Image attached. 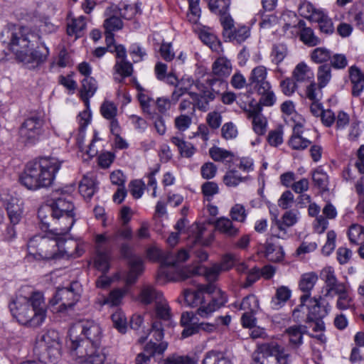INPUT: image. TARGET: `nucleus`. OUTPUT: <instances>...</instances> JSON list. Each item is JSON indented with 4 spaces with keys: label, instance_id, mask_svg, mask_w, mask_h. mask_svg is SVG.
Returning a JSON list of instances; mask_svg holds the SVG:
<instances>
[{
    "label": "nucleus",
    "instance_id": "obj_16",
    "mask_svg": "<svg viewBox=\"0 0 364 364\" xmlns=\"http://www.w3.org/2000/svg\"><path fill=\"white\" fill-rule=\"evenodd\" d=\"M71 354L77 358V364H103L106 355L101 349H70Z\"/></svg>",
    "mask_w": 364,
    "mask_h": 364
},
{
    "label": "nucleus",
    "instance_id": "obj_10",
    "mask_svg": "<svg viewBox=\"0 0 364 364\" xmlns=\"http://www.w3.org/2000/svg\"><path fill=\"white\" fill-rule=\"evenodd\" d=\"M45 120L40 114H33L27 117L19 128V136L26 145L37 143L44 132Z\"/></svg>",
    "mask_w": 364,
    "mask_h": 364
},
{
    "label": "nucleus",
    "instance_id": "obj_44",
    "mask_svg": "<svg viewBox=\"0 0 364 364\" xmlns=\"http://www.w3.org/2000/svg\"><path fill=\"white\" fill-rule=\"evenodd\" d=\"M331 79V66L329 64L320 65L317 71V84L325 87Z\"/></svg>",
    "mask_w": 364,
    "mask_h": 364
},
{
    "label": "nucleus",
    "instance_id": "obj_21",
    "mask_svg": "<svg viewBox=\"0 0 364 364\" xmlns=\"http://www.w3.org/2000/svg\"><path fill=\"white\" fill-rule=\"evenodd\" d=\"M228 301V296L221 289H218L215 295L206 303L197 309L196 314L201 317H207L213 311L223 306Z\"/></svg>",
    "mask_w": 364,
    "mask_h": 364
},
{
    "label": "nucleus",
    "instance_id": "obj_3",
    "mask_svg": "<svg viewBox=\"0 0 364 364\" xmlns=\"http://www.w3.org/2000/svg\"><path fill=\"white\" fill-rule=\"evenodd\" d=\"M63 161L54 157H41L27 164L20 178L28 190H38L52 186Z\"/></svg>",
    "mask_w": 364,
    "mask_h": 364
},
{
    "label": "nucleus",
    "instance_id": "obj_34",
    "mask_svg": "<svg viewBox=\"0 0 364 364\" xmlns=\"http://www.w3.org/2000/svg\"><path fill=\"white\" fill-rule=\"evenodd\" d=\"M97 190L94 178L84 176L79 184V192L85 198H91Z\"/></svg>",
    "mask_w": 364,
    "mask_h": 364
},
{
    "label": "nucleus",
    "instance_id": "obj_5",
    "mask_svg": "<svg viewBox=\"0 0 364 364\" xmlns=\"http://www.w3.org/2000/svg\"><path fill=\"white\" fill-rule=\"evenodd\" d=\"M194 85L198 92H188V94L193 101L192 113L196 109L207 112L210 108V102H213L222 91L227 88V84L220 80L207 77L205 82L196 80Z\"/></svg>",
    "mask_w": 364,
    "mask_h": 364
},
{
    "label": "nucleus",
    "instance_id": "obj_37",
    "mask_svg": "<svg viewBox=\"0 0 364 364\" xmlns=\"http://www.w3.org/2000/svg\"><path fill=\"white\" fill-rule=\"evenodd\" d=\"M171 141L178 147L182 156L189 158L192 156L196 151V148L191 143L185 141L178 136H172Z\"/></svg>",
    "mask_w": 364,
    "mask_h": 364
},
{
    "label": "nucleus",
    "instance_id": "obj_27",
    "mask_svg": "<svg viewBox=\"0 0 364 364\" xmlns=\"http://www.w3.org/2000/svg\"><path fill=\"white\" fill-rule=\"evenodd\" d=\"M97 89V82L93 77H87L82 80L80 96L86 105H89L90 98L95 95Z\"/></svg>",
    "mask_w": 364,
    "mask_h": 364
},
{
    "label": "nucleus",
    "instance_id": "obj_29",
    "mask_svg": "<svg viewBox=\"0 0 364 364\" xmlns=\"http://www.w3.org/2000/svg\"><path fill=\"white\" fill-rule=\"evenodd\" d=\"M183 299L186 304L191 307L200 308L203 305H206L204 295H202L198 289L197 290H191L189 289L183 291Z\"/></svg>",
    "mask_w": 364,
    "mask_h": 364
},
{
    "label": "nucleus",
    "instance_id": "obj_30",
    "mask_svg": "<svg viewBox=\"0 0 364 364\" xmlns=\"http://www.w3.org/2000/svg\"><path fill=\"white\" fill-rule=\"evenodd\" d=\"M263 247L264 257L269 261L279 262L283 260L284 252L282 247L266 242Z\"/></svg>",
    "mask_w": 364,
    "mask_h": 364
},
{
    "label": "nucleus",
    "instance_id": "obj_39",
    "mask_svg": "<svg viewBox=\"0 0 364 364\" xmlns=\"http://www.w3.org/2000/svg\"><path fill=\"white\" fill-rule=\"evenodd\" d=\"M209 154L213 160L219 162H230L234 157L232 152L216 146L209 149Z\"/></svg>",
    "mask_w": 364,
    "mask_h": 364
},
{
    "label": "nucleus",
    "instance_id": "obj_50",
    "mask_svg": "<svg viewBox=\"0 0 364 364\" xmlns=\"http://www.w3.org/2000/svg\"><path fill=\"white\" fill-rule=\"evenodd\" d=\"M155 311L161 319L168 321L171 318V309L164 296L155 303Z\"/></svg>",
    "mask_w": 364,
    "mask_h": 364
},
{
    "label": "nucleus",
    "instance_id": "obj_19",
    "mask_svg": "<svg viewBox=\"0 0 364 364\" xmlns=\"http://www.w3.org/2000/svg\"><path fill=\"white\" fill-rule=\"evenodd\" d=\"M211 73L207 75V77L220 80L227 83L225 79L231 74L232 66L230 60L225 57L218 58L212 64Z\"/></svg>",
    "mask_w": 364,
    "mask_h": 364
},
{
    "label": "nucleus",
    "instance_id": "obj_64",
    "mask_svg": "<svg viewBox=\"0 0 364 364\" xmlns=\"http://www.w3.org/2000/svg\"><path fill=\"white\" fill-rule=\"evenodd\" d=\"M283 129L282 127L269 132L267 140L272 146L277 147L283 143Z\"/></svg>",
    "mask_w": 364,
    "mask_h": 364
},
{
    "label": "nucleus",
    "instance_id": "obj_36",
    "mask_svg": "<svg viewBox=\"0 0 364 364\" xmlns=\"http://www.w3.org/2000/svg\"><path fill=\"white\" fill-rule=\"evenodd\" d=\"M85 18L82 16L73 18L70 22L67 24V33L70 36H75L79 38L81 32L85 28Z\"/></svg>",
    "mask_w": 364,
    "mask_h": 364
},
{
    "label": "nucleus",
    "instance_id": "obj_51",
    "mask_svg": "<svg viewBox=\"0 0 364 364\" xmlns=\"http://www.w3.org/2000/svg\"><path fill=\"white\" fill-rule=\"evenodd\" d=\"M6 210L11 224H18L22 218L23 210L21 207L17 203H9Z\"/></svg>",
    "mask_w": 364,
    "mask_h": 364
},
{
    "label": "nucleus",
    "instance_id": "obj_4",
    "mask_svg": "<svg viewBox=\"0 0 364 364\" xmlns=\"http://www.w3.org/2000/svg\"><path fill=\"white\" fill-rule=\"evenodd\" d=\"M70 349H101L102 328L94 321H81L73 324L69 330Z\"/></svg>",
    "mask_w": 364,
    "mask_h": 364
},
{
    "label": "nucleus",
    "instance_id": "obj_14",
    "mask_svg": "<svg viewBox=\"0 0 364 364\" xmlns=\"http://www.w3.org/2000/svg\"><path fill=\"white\" fill-rule=\"evenodd\" d=\"M223 36L225 41H235L241 43L250 36V29L246 26H234V21L231 16H226L222 19Z\"/></svg>",
    "mask_w": 364,
    "mask_h": 364
},
{
    "label": "nucleus",
    "instance_id": "obj_54",
    "mask_svg": "<svg viewBox=\"0 0 364 364\" xmlns=\"http://www.w3.org/2000/svg\"><path fill=\"white\" fill-rule=\"evenodd\" d=\"M336 301V307L340 310L355 309V305L353 298L350 296L348 290H346L344 293L338 294Z\"/></svg>",
    "mask_w": 364,
    "mask_h": 364
},
{
    "label": "nucleus",
    "instance_id": "obj_59",
    "mask_svg": "<svg viewBox=\"0 0 364 364\" xmlns=\"http://www.w3.org/2000/svg\"><path fill=\"white\" fill-rule=\"evenodd\" d=\"M252 128L257 135H264L267 132V120L262 114L252 119Z\"/></svg>",
    "mask_w": 364,
    "mask_h": 364
},
{
    "label": "nucleus",
    "instance_id": "obj_62",
    "mask_svg": "<svg viewBox=\"0 0 364 364\" xmlns=\"http://www.w3.org/2000/svg\"><path fill=\"white\" fill-rule=\"evenodd\" d=\"M124 292L120 289L112 291L108 296L105 297L102 301V305H109L111 306H118L123 298Z\"/></svg>",
    "mask_w": 364,
    "mask_h": 364
},
{
    "label": "nucleus",
    "instance_id": "obj_9",
    "mask_svg": "<svg viewBox=\"0 0 364 364\" xmlns=\"http://www.w3.org/2000/svg\"><path fill=\"white\" fill-rule=\"evenodd\" d=\"M74 209L73 203L66 197L53 196V198L48 200V203L41 206L38 211V217L42 224V228H48L50 226L48 214L57 217L59 214L75 213Z\"/></svg>",
    "mask_w": 364,
    "mask_h": 364
},
{
    "label": "nucleus",
    "instance_id": "obj_1",
    "mask_svg": "<svg viewBox=\"0 0 364 364\" xmlns=\"http://www.w3.org/2000/svg\"><path fill=\"white\" fill-rule=\"evenodd\" d=\"M9 38V47L16 58L26 64L39 65L45 63L49 55V50L44 43L34 48L39 38L30 28L25 26L11 25L5 28L1 36Z\"/></svg>",
    "mask_w": 364,
    "mask_h": 364
},
{
    "label": "nucleus",
    "instance_id": "obj_58",
    "mask_svg": "<svg viewBox=\"0 0 364 364\" xmlns=\"http://www.w3.org/2000/svg\"><path fill=\"white\" fill-rule=\"evenodd\" d=\"M288 53L287 47L284 43H277L272 47V61L278 65L285 58Z\"/></svg>",
    "mask_w": 364,
    "mask_h": 364
},
{
    "label": "nucleus",
    "instance_id": "obj_18",
    "mask_svg": "<svg viewBox=\"0 0 364 364\" xmlns=\"http://www.w3.org/2000/svg\"><path fill=\"white\" fill-rule=\"evenodd\" d=\"M322 275L326 287V296L331 294L338 295L344 293L348 289L347 285L338 280L333 269L331 267L325 268L322 271Z\"/></svg>",
    "mask_w": 364,
    "mask_h": 364
},
{
    "label": "nucleus",
    "instance_id": "obj_38",
    "mask_svg": "<svg viewBox=\"0 0 364 364\" xmlns=\"http://www.w3.org/2000/svg\"><path fill=\"white\" fill-rule=\"evenodd\" d=\"M290 296L291 290L287 287L282 286L277 288L271 303L274 309H278L289 299Z\"/></svg>",
    "mask_w": 364,
    "mask_h": 364
},
{
    "label": "nucleus",
    "instance_id": "obj_32",
    "mask_svg": "<svg viewBox=\"0 0 364 364\" xmlns=\"http://www.w3.org/2000/svg\"><path fill=\"white\" fill-rule=\"evenodd\" d=\"M189 258V253L185 249H181L177 252H166L164 257V265L176 267L186 262Z\"/></svg>",
    "mask_w": 364,
    "mask_h": 364
},
{
    "label": "nucleus",
    "instance_id": "obj_15",
    "mask_svg": "<svg viewBox=\"0 0 364 364\" xmlns=\"http://www.w3.org/2000/svg\"><path fill=\"white\" fill-rule=\"evenodd\" d=\"M119 251L123 257L129 259V270L127 274L126 281L127 284H132L143 272L142 259L139 257L132 256L131 247L127 242L120 245Z\"/></svg>",
    "mask_w": 364,
    "mask_h": 364
},
{
    "label": "nucleus",
    "instance_id": "obj_35",
    "mask_svg": "<svg viewBox=\"0 0 364 364\" xmlns=\"http://www.w3.org/2000/svg\"><path fill=\"white\" fill-rule=\"evenodd\" d=\"M200 40L210 48L218 53L223 52L221 42L218 39L217 36L207 31L203 30L199 34Z\"/></svg>",
    "mask_w": 364,
    "mask_h": 364
},
{
    "label": "nucleus",
    "instance_id": "obj_8",
    "mask_svg": "<svg viewBox=\"0 0 364 364\" xmlns=\"http://www.w3.org/2000/svg\"><path fill=\"white\" fill-rule=\"evenodd\" d=\"M267 76V68L262 65L257 66L251 71L247 86L261 95L260 102L264 106L270 107L275 103L276 96Z\"/></svg>",
    "mask_w": 364,
    "mask_h": 364
},
{
    "label": "nucleus",
    "instance_id": "obj_60",
    "mask_svg": "<svg viewBox=\"0 0 364 364\" xmlns=\"http://www.w3.org/2000/svg\"><path fill=\"white\" fill-rule=\"evenodd\" d=\"M100 112L104 118L109 120L116 117L117 107L114 102L105 100L100 107Z\"/></svg>",
    "mask_w": 364,
    "mask_h": 364
},
{
    "label": "nucleus",
    "instance_id": "obj_48",
    "mask_svg": "<svg viewBox=\"0 0 364 364\" xmlns=\"http://www.w3.org/2000/svg\"><path fill=\"white\" fill-rule=\"evenodd\" d=\"M113 70L116 74L124 77H130L134 73L133 64L128 60H116Z\"/></svg>",
    "mask_w": 364,
    "mask_h": 364
},
{
    "label": "nucleus",
    "instance_id": "obj_28",
    "mask_svg": "<svg viewBox=\"0 0 364 364\" xmlns=\"http://www.w3.org/2000/svg\"><path fill=\"white\" fill-rule=\"evenodd\" d=\"M296 26L300 29L299 38L305 45L315 46L320 43L319 38L314 35V31L309 27H306L304 21L300 20Z\"/></svg>",
    "mask_w": 364,
    "mask_h": 364
},
{
    "label": "nucleus",
    "instance_id": "obj_63",
    "mask_svg": "<svg viewBox=\"0 0 364 364\" xmlns=\"http://www.w3.org/2000/svg\"><path fill=\"white\" fill-rule=\"evenodd\" d=\"M189 1V11L187 14L188 21L193 23H196L200 16L201 11L199 7L200 0H188Z\"/></svg>",
    "mask_w": 364,
    "mask_h": 364
},
{
    "label": "nucleus",
    "instance_id": "obj_20",
    "mask_svg": "<svg viewBox=\"0 0 364 364\" xmlns=\"http://www.w3.org/2000/svg\"><path fill=\"white\" fill-rule=\"evenodd\" d=\"M312 141L304 136V127L301 123H296L292 129V134L287 144L293 150L303 151L311 146Z\"/></svg>",
    "mask_w": 364,
    "mask_h": 364
},
{
    "label": "nucleus",
    "instance_id": "obj_26",
    "mask_svg": "<svg viewBox=\"0 0 364 364\" xmlns=\"http://www.w3.org/2000/svg\"><path fill=\"white\" fill-rule=\"evenodd\" d=\"M211 13L220 17V23L222 19L226 16H230L228 14L231 0H204Z\"/></svg>",
    "mask_w": 364,
    "mask_h": 364
},
{
    "label": "nucleus",
    "instance_id": "obj_13",
    "mask_svg": "<svg viewBox=\"0 0 364 364\" xmlns=\"http://www.w3.org/2000/svg\"><path fill=\"white\" fill-rule=\"evenodd\" d=\"M48 220L50 222V226L45 229L54 236V240H60L62 236L70 232L75 222V213L59 214L57 217L48 214Z\"/></svg>",
    "mask_w": 364,
    "mask_h": 364
},
{
    "label": "nucleus",
    "instance_id": "obj_12",
    "mask_svg": "<svg viewBox=\"0 0 364 364\" xmlns=\"http://www.w3.org/2000/svg\"><path fill=\"white\" fill-rule=\"evenodd\" d=\"M221 272L222 271L215 264L211 267L204 268L203 269L198 267H183L178 269L173 276H169V274L167 273V277L170 280L179 282L184 281L189 278L196 277L203 274L208 282H215Z\"/></svg>",
    "mask_w": 364,
    "mask_h": 364
},
{
    "label": "nucleus",
    "instance_id": "obj_17",
    "mask_svg": "<svg viewBox=\"0 0 364 364\" xmlns=\"http://www.w3.org/2000/svg\"><path fill=\"white\" fill-rule=\"evenodd\" d=\"M168 347V343L162 341L159 343L153 342L151 340L146 343L144 348V352L137 355L135 362L136 364H149L151 358L156 355H162Z\"/></svg>",
    "mask_w": 364,
    "mask_h": 364
},
{
    "label": "nucleus",
    "instance_id": "obj_46",
    "mask_svg": "<svg viewBox=\"0 0 364 364\" xmlns=\"http://www.w3.org/2000/svg\"><path fill=\"white\" fill-rule=\"evenodd\" d=\"M309 74L311 73L309 66L305 63L301 62L294 69L292 78L296 82H304L311 78Z\"/></svg>",
    "mask_w": 364,
    "mask_h": 364
},
{
    "label": "nucleus",
    "instance_id": "obj_47",
    "mask_svg": "<svg viewBox=\"0 0 364 364\" xmlns=\"http://www.w3.org/2000/svg\"><path fill=\"white\" fill-rule=\"evenodd\" d=\"M320 85L315 82H311L306 87L304 94L306 99L312 101H321L323 97L322 89Z\"/></svg>",
    "mask_w": 364,
    "mask_h": 364
},
{
    "label": "nucleus",
    "instance_id": "obj_49",
    "mask_svg": "<svg viewBox=\"0 0 364 364\" xmlns=\"http://www.w3.org/2000/svg\"><path fill=\"white\" fill-rule=\"evenodd\" d=\"M216 329V326L214 324L209 323H197L195 327H191L187 329H183L181 336L183 338L189 337L193 334L198 333L200 331L205 332H213Z\"/></svg>",
    "mask_w": 364,
    "mask_h": 364
},
{
    "label": "nucleus",
    "instance_id": "obj_61",
    "mask_svg": "<svg viewBox=\"0 0 364 364\" xmlns=\"http://www.w3.org/2000/svg\"><path fill=\"white\" fill-rule=\"evenodd\" d=\"M230 215L232 220L244 223L246 220L247 213L244 205L241 204H235L231 208Z\"/></svg>",
    "mask_w": 364,
    "mask_h": 364
},
{
    "label": "nucleus",
    "instance_id": "obj_25",
    "mask_svg": "<svg viewBox=\"0 0 364 364\" xmlns=\"http://www.w3.org/2000/svg\"><path fill=\"white\" fill-rule=\"evenodd\" d=\"M321 296L318 298L314 297L309 299L311 304L308 307L309 314L307 315L306 321L320 320L327 315L328 311L326 308L321 305Z\"/></svg>",
    "mask_w": 364,
    "mask_h": 364
},
{
    "label": "nucleus",
    "instance_id": "obj_45",
    "mask_svg": "<svg viewBox=\"0 0 364 364\" xmlns=\"http://www.w3.org/2000/svg\"><path fill=\"white\" fill-rule=\"evenodd\" d=\"M203 364H232L224 355L218 351H209L203 360Z\"/></svg>",
    "mask_w": 364,
    "mask_h": 364
},
{
    "label": "nucleus",
    "instance_id": "obj_56",
    "mask_svg": "<svg viewBox=\"0 0 364 364\" xmlns=\"http://www.w3.org/2000/svg\"><path fill=\"white\" fill-rule=\"evenodd\" d=\"M123 26L122 21L118 16L107 17L103 23L105 31L112 33L121 30Z\"/></svg>",
    "mask_w": 364,
    "mask_h": 364
},
{
    "label": "nucleus",
    "instance_id": "obj_52",
    "mask_svg": "<svg viewBox=\"0 0 364 364\" xmlns=\"http://www.w3.org/2000/svg\"><path fill=\"white\" fill-rule=\"evenodd\" d=\"M313 181L321 191L328 190V175L321 168L314 171L312 176Z\"/></svg>",
    "mask_w": 364,
    "mask_h": 364
},
{
    "label": "nucleus",
    "instance_id": "obj_23",
    "mask_svg": "<svg viewBox=\"0 0 364 364\" xmlns=\"http://www.w3.org/2000/svg\"><path fill=\"white\" fill-rule=\"evenodd\" d=\"M289 338V344L294 350H297L303 344V335L308 333L304 325H293L285 331Z\"/></svg>",
    "mask_w": 364,
    "mask_h": 364
},
{
    "label": "nucleus",
    "instance_id": "obj_7",
    "mask_svg": "<svg viewBox=\"0 0 364 364\" xmlns=\"http://www.w3.org/2000/svg\"><path fill=\"white\" fill-rule=\"evenodd\" d=\"M58 241L49 240L46 237L36 235L28 242V252L34 259L41 260L58 259L69 254L67 250H59Z\"/></svg>",
    "mask_w": 364,
    "mask_h": 364
},
{
    "label": "nucleus",
    "instance_id": "obj_55",
    "mask_svg": "<svg viewBox=\"0 0 364 364\" xmlns=\"http://www.w3.org/2000/svg\"><path fill=\"white\" fill-rule=\"evenodd\" d=\"M262 106L264 105L261 103L260 100L259 102L255 100H251L249 103L245 106L243 110L245 112L247 117L252 119L255 116L262 114Z\"/></svg>",
    "mask_w": 364,
    "mask_h": 364
},
{
    "label": "nucleus",
    "instance_id": "obj_11",
    "mask_svg": "<svg viewBox=\"0 0 364 364\" xmlns=\"http://www.w3.org/2000/svg\"><path fill=\"white\" fill-rule=\"evenodd\" d=\"M82 292V285L78 282L74 281L68 287L58 289L50 302L52 305L60 304L58 311H66L72 309L80 300Z\"/></svg>",
    "mask_w": 364,
    "mask_h": 364
},
{
    "label": "nucleus",
    "instance_id": "obj_53",
    "mask_svg": "<svg viewBox=\"0 0 364 364\" xmlns=\"http://www.w3.org/2000/svg\"><path fill=\"white\" fill-rule=\"evenodd\" d=\"M246 177H242L238 174L237 171L235 169L228 171L223 176V183L228 187H235L241 182L245 181Z\"/></svg>",
    "mask_w": 364,
    "mask_h": 364
},
{
    "label": "nucleus",
    "instance_id": "obj_6",
    "mask_svg": "<svg viewBox=\"0 0 364 364\" xmlns=\"http://www.w3.org/2000/svg\"><path fill=\"white\" fill-rule=\"evenodd\" d=\"M251 364H291V355L277 341L258 343Z\"/></svg>",
    "mask_w": 364,
    "mask_h": 364
},
{
    "label": "nucleus",
    "instance_id": "obj_57",
    "mask_svg": "<svg viewBox=\"0 0 364 364\" xmlns=\"http://www.w3.org/2000/svg\"><path fill=\"white\" fill-rule=\"evenodd\" d=\"M113 326L121 333H124L127 330V318L124 314L121 311H117L112 314Z\"/></svg>",
    "mask_w": 364,
    "mask_h": 364
},
{
    "label": "nucleus",
    "instance_id": "obj_41",
    "mask_svg": "<svg viewBox=\"0 0 364 364\" xmlns=\"http://www.w3.org/2000/svg\"><path fill=\"white\" fill-rule=\"evenodd\" d=\"M110 237H106L103 234L97 235L95 237V250L96 254L105 255L110 256L112 253V247L108 244Z\"/></svg>",
    "mask_w": 364,
    "mask_h": 364
},
{
    "label": "nucleus",
    "instance_id": "obj_42",
    "mask_svg": "<svg viewBox=\"0 0 364 364\" xmlns=\"http://www.w3.org/2000/svg\"><path fill=\"white\" fill-rule=\"evenodd\" d=\"M310 58L314 63L321 64L331 58V52L324 47H318L311 51Z\"/></svg>",
    "mask_w": 364,
    "mask_h": 364
},
{
    "label": "nucleus",
    "instance_id": "obj_24",
    "mask_svg": "<svg viewBox=\"0 0 364 364\" xmlns=\"http://www.w3.org/2000/svg\"><path fill=\"white\" fill-rule=\"evenodd\" d=\"M162 296L163 294L154 287L146 284L141 288L137 299L141 304L149 305L152 303L155 304Z\"/></svg>",
    "mask_w": 364,
    "mask_h": 364
},
{
    "label": "nucleus",
    "instance_id": "obj_2",
    "mask_svg": "<svg viewBox=\"0 0 364 364\" xmlns=\"http://www.w3.org/2000/svg\"><path fill=\"white\" fill-rule=\"evenodd\" d=\"M9 309L19 323L29 327L40 326L46 318V304L40 292H33L29 297L17 296L9 304Z\"/></svg>",
    "mask_w": 364,
    "mask_h": 364
},
{
    "label": "nucleus",
    "instance_id": "obj_33",
    "mask_svg": "<svg viewBox=\"0 0 364 364\" xmlns=\"http://www.w3.org/2000/svg\"><path fill=\"white\" fill-rule=\"evenodd\" d=\"M215 228L228 237H235L240 230L236 228L232 220L228 218H220L215 221Z\"/></svg>",
    "mask_w": 364,
    "mask_h": 364
},
{
    "label": "nucleus",
    "instance_id": "obj_40",
    "mask_svg": "<svg viewBox=\"0 0 364 364\" xmlns=\"http://www.w3.org/2000/svg\"><path fill=\"white\" fill-rule=\"evenodd\" d=\"M314 18L318 23L321 32L325 33H332L333 32V25L331 19L323 12L318 11L314 14Z\"/></svg>",
    "mask_w": 364,
    "mask_h": 364
},
{
    "label": "nucleus",
    "instance_id": "obj_43",
    "mask_svg": "<svg viewBox=\"0 0 364 364\" xmlns=\"http://www.w3.org/2000/svg\"><path fill=\"white\" fill-rule=\"evenodd\" d=\"M348 235L352 244L361 245L364 242V227L358 224L352 225Z\"/></svg>",
    "mask_w": 364,
    "mask_h": 364
},
{
    "label": "nucleus",
    "instance_id": "obj_22",
    "mask_svg": "<svg viewBox=\"0 0 364 364\" xmlns=\"http://www.w3.org/2000/svg\"><path fill=\"white\" fill-rule=\"evenodd\" d=\"M318 281V275L315 272L305 273L301 275L299 283V289L304 292L300 297L301 304L299 307L302 308L304 304L311 298V291L313 289Z\"/></svg>",
    "mask_w": 364,
    "mask_h": 364
},
{
    "label": "nucleus",
    "instance_id": "obj_31",
    "mask_svg": "<svg viewBox=\"0 0 364 364\" xmlns=\"http://www.w3.org/2000/svg\"><path fill=\"white\" fill-rule=\"evenodd\" d=\"M235 307L252 314H257L259 310V301L255 294H249L244 297L240 304L235 303Z\"/></svg>",
    "mask_w": 364,
    "mask_h": 364
}]
</instances>
